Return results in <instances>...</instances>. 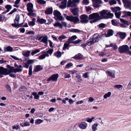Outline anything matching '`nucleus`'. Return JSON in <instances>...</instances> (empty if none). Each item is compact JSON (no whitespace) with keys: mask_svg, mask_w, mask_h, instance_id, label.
I'll use <instances>...</instances> for the list:
<instances>
[{"mask_svg":"<svg viewBox=\"0 0 131 131\" xmlns=\"http://www.w3.org/2000/svg\"><path fill=\"white\" fill-rule=\"evenodd\" d=\"M99 27L101 28H104L105 27V25L103 23L99 25Z\"/></svg>","mask_w":131,"mask_h":131,"instance_id":"nucleus-64","label":"nucleus"},{"mask_svg":"<svg viewBox=\"0 0 131 131\" xmlns=\"http://www.w3.org/2000/svg\"><path fill=\"white\" fill-rule=\"evenodd\" d=\"M111 94V93L110 92H108L104 95V97L105 99H106L107 97H110Z\"/></svg>","mask_w":131,"mask_h":131,"instance_id":"nucleus-32","label":"nucleus"},{"mask_svg":"<svg viewBox=\"0 0 131 131\" xmlns=\"http://www.w3.org/2000/svg\"><path fill=\"white\" fill-rule=\"evenodd\" d=\"M41 69V66L40 65L37 66L34 70V71L35 72H38Z\"/></svg>","mask_w":131,"mask_h":131,"instance_id":"nucleus-30","label":"nucleus"},{"mask_svg":"<svg viewBox=\"0 0 131 131\" xmlns=\"http://www.w3.org/2000/svg\"><path fill=\"white\" fill-rule=\"evenodd\" d=\"M20 19V16L19 15H17L14 20V23L16 24H19Z\"/></svg>","mask_w":131,"mask_h":131,"instance_id":"nucleus-26","label":"nucleus"},{"mask_svg":"<svg viewBox=\"0 0 131 131\" xmlns=\"http://www.w3.org/2000/svg\"><path fill=\"white\" fill-rule=\"evenodd\" d=\"M111 9L113 12H115V13L116 12H119V10H121V8L119 7H117L115 8L112 7Z\"/></svg>","mask_w":131,"mask_h":131,"instance_id":"nucleus-22","label":"nucleus"},{"mask_svg":"<svg viewBox=\"0 0 131 131\" xmlns=\"http://www.w3.org/2000/svg\"><path fill=\"white\" fill-rule=\"evenodd\" d=\"M19 90L21 91L26 90V89L25 86H22L20 87Z\"/></svg>","mask_w":131,"mask_h":131,"instance_id":"nucleus-54","label":"nucleus"},{"mask_svg":"<svg viewBox=\"0 0 131 131\" xmlns=\"http://www.w3.org/2000/svg\"><path fill=\"white\" fill-rule=\"evenodd\" d=\"M53 26L57 28L59 27V28L61 29L62 28V25L59 22H56L53 24Z\"/></svg>","mask_w":131,"mask_h":131,"instance_id":"nucleus-19","label":"nucleus"},{"mask_svg":"<svg viewBox=\"0 0 131 131\" xmlns=\"http://www.w3.org/2000/svg\"><path fill=\"white\" fill-rule=\"evenodd\" d=\"M80 22L82 23H87L89 21L88 19V16L86 15H82L80 16Z\"/></svg>","mask_w":131,"mask_h":131,"instance_id":"nucleus-10","label":"nucleus"},{"mask_svg":"<svg viewBox=\"0 0 131 131\" xmlns=\"http://www.w3.org/2000/svg\"><path fill=\"white\" fill-rule=\"evenodd\" d=\"M71 12L74 15H77L78 14V8H74L71 11Z\"/></svg>","mask_w":131,"mask_h":131,"instance_id":"nucleus-24","label":"nucleus"},{"mask_svg":"<svg viewBox=\"0 0 131 131\" xmlns=\"http://www.w3.org/2000/svg\"><path fill=\"white\" fill-rule=\"evenodd\" d=\"M66 19L68 20L73 22L74 24L77 23L80 20L78 17L74 16H67Z\"/></svg>","mask_w":131,"mask_h":131,"instance_id":"nucleus-5","label":"nucleus"},{"mask_svg":"<svg viewBox=\"0 0 131 131\" xmlns=\"http://www.w3.org/2000/svg\"><path fill=\"white\" fill-rule=\"evenodd\" d=\"M18 36L17 35L14 36H10V38L12 39H17L18 38Z\"/></svg>","mask_w":131,"mask_h":131,"instance_id":"nucleus-63","label":"nucleus"},{"mask_svg":"<svg viewBox=\"0 0 131 131\" xmlns=\"http://www.w3.org/2000/svg\"><path fill=\"white\" fill-rule=\"evenodd\" d=\"M31 52L30 51H28L25 52H23L22 54L26 57H28L29 56Z\"/></svg>","mask_w":131,"mask_h":131,"instance_id":"nucleus-25","label":"nucleus"},{"mask_svg":"<svg viewBox=\"0 0 131 131\" xmlns=\"http://www.w3.org/2000/svg\"><path fill=\"white\" fill-rule=\"evenodd\" d=\"M93 68L91 67V66H88L85 69L86 71H88L89 70H93L92 68Z\"/></svg>","mask_w":131,"mask_h":131,"instance_id":"nucleus-52","label":"nucleus"},{"mask_svg":"<svg viewBox=\"0 0 131 131\" xmlns=\"http://www.w3.org/2000/svg\"><path fill=\"white\" fill-rule=\"evenodd\" d=\"M99 13L102 18L107 19L112 18L113 16V14L109 12L108 10H103L100 12Z\"/></svg>","mask_w":131,"mask_h":131,"instance_id":"nucleus-1","label":"nucleus"},{"mask_svg":"<svg viewBox=\"0 0 131 131\" xmlns=\"http://www.w3.org/2000/svg\"><path fill=\"white\" fill-rule=\"evenodd\" d=\"M17 10V9L16 8H14L13 10L11 11L10 13H9L8 14L9 15H11L15 12H16Z\"/></svg>","mask_w":131,"mask_h":131,"instance_id":"nucleus-58","label":"nucleus"},{"mask_svg":"<svg viewBox=\"0 0 131 131\" xmlns=\"http://www.w3.org/2000/svg\"><path fill=\"white\" fill-rule=\"evenodd\" d=\"M33 4L31 3H29L27 5V9L28 11H31L33 10Z\"/></svg>","mask_w":131,"mask_h":131,"instance_id":"nucleus-18","label":"nucleus"},{"mask_svg":"<svg viewBox=\"0 0 131 131\" xmlns=\"http://www.w3.org/2000/svg\"><path fill=\"white\" fill-rule=\"evenodd\" d=\"M80 0H68L67 7H74L76 5V3L79 2Z\"/></svg>","mask_w":131,"mask_h":131,"instance_id":"nucleus-8","label":"nucleus"},{"mask_svg":"<svg viewBox=\"0 0 131 131\" xmlns=\"http://www.w3.org/2000/svg\"><path fill=\"white\" fill-rule=\"evenodd\" d=\"M115 14L116 18L118 19L120 18V16L121 14V13L120 12H116L115 13Z\"/></svg>","mask_w":131,"mask_h":131,"instance_id":"nucleus-35","label":"nucleus"},{"mask_svg":"<svg viewBox=\"0 0 131 131\" xmlns=\"http://www.w3.org/2000/svg\"><path fill=\"white\" fill-rule=\"evenodd\" d=\"M35 60H34L30 59L28 60L27 61V62L28 63V64H32L34 62Z\"/></svg>","mask_w":131,"mask_h":131,"instance_id":"nucleus-45","label":"nucleus"},{"mask_svg":"<svg viewBox=\"0 0 131 131\" xmlns=\"http://www.w3.org/2000/svg\"><path fill=\"white\" fill-rule=\"evenodd\" d=\"M41 123V119H38L35 121V123L37 125V124H39Z\"/></svg>","mask_w":131,"mask_h":131,"instance_id":"nucleus-48","label":"nucleus"},{"mask_svg":"<svg viewBox=\"0 0 131 131\" xmlns=\"http://www.w3.org/2000/svg\"><path fill=\"white\" fill-rule=\"evenodd\" d=\"M107 72L108 74V75L111 77L113 78H115V72H111L109 71H107Z\"/></svg>","mask_w":131,"mask_h":131,"instance_id":"nucleus-23","label":"nucleus"},{"mask_svg":"<svg viewBox=\"0 0 131 131\" xmlns=\"http://www.w3.org/2000/svg\"><path fill=\"white\" fill-rule=\"evenodd\" d=\"M98 126V124L96 123H95L92 126V130L93 131H95L97 129V126Z\"/></svg>","mask_w":131,"mask_h":131,"instance_id":"nucleus-28","label":"nucleus"},{"mask_svg":"<svg viewBox=\"0 0 131 131\" xmlns=\"http://www.w3.org/2000/svg\"><path fill=\"white\" fill-rule=\"evenodd\" d=\"M19 126L18 125H17L16 126H14L13 127V129H16V130L18 129L19 128Z\"/></svg>","mask_w":131,"mask_h":131,"instance_id":"nucleus-61","label":"nucleus"},{"mask_svg":"<svg viewBox=\"0 0 131 131\" xmlns=\"http://www.w3.org/2000/svg\"><path fill=\"white\" fill-rule=\"evenodd\" d=\"M118 50L121 53H126L131 56V51L129 50V46L127 45H123L119 47Z\"/></svg>","mask_w":131,"mask_h":131,"instance_id":"nucleus-3","label":"nucleus"},{"mask_svg":"<svg viewBox=\"0 0 131 131\" xmlns=\"http://www.w3.org/2000/svg\"><path fill=\"white\" fill-rule=\"evenodd\" d=\"M113 34V31L112 30H108L107 32V37H109L112 36Z\"/></svg>","mask_w":131,"mask_h":131,"instance_id":"nucleus-34","label":"nucleus"},{"mask_svg":"<svg viewBox=\"0 0 131 131\" xmlns=\"http://www.w3.org/2000/svg\"><path fill=\"white\" fill-rule=\"evenodd\" d=\"M58 77L59 75L58 74H53L47 79V81H57Z\"/></svg>","mask_w":131,"mask_h":131,"instance_id":"nucleus-11","label":"nucleus"},{"mask_svg":"<svg viewBox=\"0 0 131 131\" xmlns=\"http://www.w3.org/2000/svg\"><path fill=\"white\" fill-rule=\"evenodd\" d=\"M69 43L68 42V43H65L64 44L63 47V50H65L69 46Z\"/></svg>","mask_w":131,"mask_h":131,"instance_id":"nucleus-38","label":"nucleus"},{"mask_svg":"<svg viewBox=\"0 0 131 131\" xmlns=\"http://www.w3.org/2000/svg\"><path fill=\"white\" fill-rule=\"evenodd\" d=\"M76 77L78 78V81L80 82L81 81V77L79 75L76 76Z\"/></svg>","mask_w":131,"mask_h":131,"instance_id":"nucleus-62","label":"nucleus"},{"mask_svg":"<svg viewBox=\"0 0 131 131\" xmlns=\"http://www.w3.org/2000/svg\"><path fill=\"white\" fill-rule=\"evenodd\" d=\"M66 38V37L63 35H62L59 36L58 38L60 41H61L62 40L65 39Z\"/></svg>","mask_w":131,"mask_h":131,"instance_id":"nucleus-33","label":"nucleus"},{"mask_svg":"<svg viewBox=\"0 0 131 131\" xmlns=\"http://www.w3.org/2000/svg\"><path fill=\"white\" fill-rule=\"evenodd\" d=\"M54 51L53 49H51L47 51L46 52H43V54L41 55V59H43L47 57H49V55L48 54H51Z\"/></svg>","mask_w":131,"mask_h":131,"instance_id":"nucleus-7","label":"nucleus"},{"mask_svg":"<svg viewBox=\"0 0 131 131\" xmlns=\"http://www.w3.org/2000/svg\"><path fill=\"white\" fill-rule=\"evenodd\" d=\"M89 73V72L84 73L83 75V77L85 78H87L88 77V74Z\"/></svg>","mask_w":131,"mask_h":131,"instance_id":"nucleus-49","label":"nucleus"},{"mask_svg":"<svg viewBox=\"0 0 131 131\" xmlns=\"http://www.w3.org/2000/svg\"><path fill=\"white\" fill-rule=\"evenodd\" d=\"M117 34L119 35L120 37L123 39H124L126 36V34L124 32H120L117 33Z\"/></svg>","mask_w":131,"mask_h":131,"instance_id":"nucleus-20","label":"nucleus"},{"mask_svg":"<svg viewBox=\"0 0 131 131\" xmlns=\"http://www.w3.org/2000/svg\"><path fill=\"white\" fill-rule=\"evenodd\" d=\"M17 10V9L16 8H14L13 10L11 11L10 13H9L8 14L9 15H11L15 12H16Z\"/></svg>","mask_w":131,"mask_h":131,"instance_id":"nucleus-57","label":"nucleus"},{"mask_svg":"<svg viewBox=\"0 0 131 131\" xmlns=\"http://www.w3.org/2000/svg\"><path fill=\"white\" fill-rule=\"evenodd\" d=\"M114 87L118 89L121 88V89H122L123 88V86L122 85L119 84L115 85L114 86Z\"/></svg>","mask_w":131,"mask_h":131,"instance_id":"nucleus-51","label":"nucleus"},{"mask_svg":"<svg viewBox=\"0 0 131 131\" xmlns=\"http://www.w3.org/2000/svg\"><path fill=\"white\" fill-rule=\"evenodd\" d=\"M55 54L56 57L58 58H60L61 56V53L60 51H58Z\"/></svg>","mask_w":131,"mask_h":131,"instance_id":"nucleus-31","label":"nucleus"},{"mask_svg":"<svg viewBox=\"0 0 131 131\" xmlns=\"http://www.w3.org/2000/svg\"><path fill=\"white\" fill-rule=\"evenodd\" d=\"M84 123H85V124L83 123H81L79 124V126L81 129H85L88 126V124L87 123H86L85 122Z\"/></svg>","mask_w":131,"mask_h":131,"instance_id":"nucleus-17","label":"nucleus"},{"mask_svg":"<svg viewBox=\"0 0 131 131\" xmlns=\"http://www.w3.org/2000/svg\"><path fill=\"white\" fill-rule=\"evenodd\" d=\"M68 100L69 98H66L64 100H62V101L63 103L66 104V101H68Z\"/></svg>","mask_w":131,"mask_h":131,"instance_id":"nucleus-56","label":"nucleus"},{"mask_svg":"<svg viewBox=\"0 0 131 131\" xmlns=\"http://www.w3.org/2000/svg\"><path fill=\"white\" fill-rule=\"evenodd\" d=\"M93 6L96 8L99 7L100 6V4L102 3V1L101 0H95L93 2Z\"/></svg>","mask_w":131,"mask_h":131,"instance_id":"nucleus-13","label":"nucleus"},{"mask_svg":"<svg viewBox=\"0 0 131 131\" xmlns=\"http://www.w3.org/2000/svg\"><path fill=\"white\" fill-rule=\"evenodd\" d=\"M53 12L52 8L50 7L48 8L45 10V13L47 14H51Z\"/></svg>","mask_w":131,"mask_h":131,"instance_id":"nucleus-21","label":"nucleus"},{"mask_svg":"<svg viewBox=\"0 0 131 131\" xmlns=\"http://www.w3.org/2000/svg\"><path fill=\"white\" fill-rule=\"evenodd\" d=\"M112 25L114 26H116L117 25V22L115 20L113 19L111 21Z\"/></svg>","mask_w":131,"mask_h":131,"instance_id":"nucleus-50","label":"nucleus"},{"mask_svg":"<svg viewBox=\"0 0 131 131\" xmlns=\"http://www.w3.org/2000/svg\"><path fill=\"white\" fill-rule=\"evenodd\" d=\"M6 86L8 90L9 91L10 93H11L12 91L10 86L8 84H7L6 85Z\"/></svg>","mask_w":131,"mask_h":131,"instance_id":"nucleus-43","label":"nucleus"},{"mask_svg":"<svg viewBox=\"0 0 131 131\" xmlns=\"http://www.w3.org/2000/svg\"><path fill=\"white\" fill-rule=\"evenodd\" d=\"M10 56L14 59L16 60H20L19 58H17L16 56H14L11 55H10Z\"/></svg>","mask_w":131,"mask_h":131,"instance_id":"nucleus-55","label":"nucleus"},{"mask_svg":"<svg viewBox=\"0 0 131 131\" xmlns=\"http://www.w3.org/2000/svg\"><path fill=\"white\" fill-rule=\"evenodd\" d=\"M41 42L44 43L45 44V46H47L48 45V37L47 36H41Z\"/></svg>","mask_w":131,"mask_h":131,"instance_id":"nucleus-14","label":"nucleus"},{"mask_svg":"<svg viewBox=\"0 0 131 131\" xmlns=\"http://www.w3.org/2000/svg\"><path fill=\"white\" fill-rule=\"evenodd\" d=\"M7 69L3 67H0V74L7 75H8Z\"/></svg>","mask_w":131,"mask_h":131,"instance_id":"nucleus-12","label":"nucleus"},{"mask_svg":"<svg viewBox=\"0 0 131 131\" xmlns=\"http://www.w3.org/2000/svg\"><path fill=\"white\" fill-rule=\"evenodd\" d=\"M82 40L78 39L77 40L73 41L72 43L74 44H78L81 42Z\"/></svg>","mask_w":131,"mask_h":131,"instance_id":"nucleus-59","label":"nucleus"},{"mask_svg":"<svg viewBox=\"0 0 131 131\" xmlns=\"http://www.w3.org/2000/svg\"><path fill=\"white\" fill-rule=\"evenodd\" d=\"M33 95L35 96L34 97L35 99H38L39 97V96L37 94V93L36 92H34L32 93Z\"/></svg>","mask_w":131,"mask_h":131,"instance_id":"nucleus-40","label":"nucleus"},{"mask_svg":"<svg viewBox=\"0 0 131 131\" xmlns=\"http://www.w3.org/2000/svg\"><path fill=\"white\" fill-rule=\"evenodd\" d=\"M4 50L6 51L12 52L13 50V48L12 47L8 46L6 47L5 48Z\"/></svg>","mask_w":131,"mask_h":131,"instance_id":"nucleus-27","label":"nucleus"},{"mask_svg":"<svg viewBox=\"0 0 131 131\" xmlns=\"http://www.w3.org/2000/svg\"><path fill=\"white\" fill-rule=\"evenodd\" d=\"M94 117H92L91 118H86V121L88 122L91 123L92 121L94 119Z\"/></svg>","mask_w":131,"mask_h":131,"instance_id":"nucleus-42","label":"nucleus"},{"mask_svg":"<svg viewBox=\"0 0 131 131\" xmlns=\"http://www.w3.org/2000/svg\"><path fill=\"white\" fill-rule=\"evenodd\" d=\"M49 43L50 46L51 48L53 47V43L50 40L48 41Z\"/></svg>","mask_w":131,"mask_h":131,"instance_id":"nucleus-60","label":"nucleus"},{"mask_svg":"<svg viewBox=\"0 0 131 131\" xmlns=\"http://www.w3.org/2000/svg\"><path fill=\"white\" fill-rule=\"evenodd\" d=\"M29 12L28 13V15L29 16H34V14L33 13V10H31V11H28Z\"/></svg>","mask_w":131,"mask_h":131,"instance_id":"nucleus-46","label":"nucleus"},{"mask_svg":"<svg viewBox=\"0 0 131 131\" xmlns=\"http://www.w3.org/2000/svg\"><path fill=\"white\" fill-rule=\"evenodd\" d=\"M5 7L7 9L10 10L12 8V6L9 5H7Z\"/></svg>","mask_w":131,"mask_h":131,"instance_id":"nucleus-53","label":"nucleus"},{"mask_svg":"<svg viewBox=\"0 0 131 131\" xmlns=\"http://www.w3.org/2000/svg\"><path fill=\"white\" fill-rule=\"evenodd\" d=\"M73 64L71 63H70L67 64L65 67V68H68L69 67L72 66H73Z\"/></svg>","mask_w":131,"mask_h":131,"instance_id":"nucleus-47","label":"nucleus"},{"mask_svg":"<svg viewBox=\"0 0 131 131\" xmlns=\"http://www.w3.org/2000/svg\"><path fill=\"white\" fill-rule=\"evenodd\" d=\"M32 65L30 66L29 68V75H31L32 74Z\"/></svg>","mask_w":131,"mask_h":131,"instance_id":"nucleus-37","label":"nucleus"},{"mask_svg":"<svg viewBox=\"0 0 131 131\" xmlns=\"http://www.w3.org/2000/svg\"><path fill=\"white\" fill-rule=\"evenodd\" d=\"M100 37L97 34H96L92 36L90 39L89 41H88L87 44L90 46L99 41Z\"/></svg>","mask_w":131,"mask_h":131,"instance_id":"nucleus-2","label":"nucleus"},{"mask_svg":"<svg viewBox=\"0 0 131 131\" xmlns=\"http://www.w3.org/2000/svg\"><path fill=\"white\" fill-rule=\"evenodd\" d=\"M90 19H93L90 21L91 23L96 22L100 20L99 14L97 13H94L90 15L89 17Z\"/></svg>","mask_w":131,"mask_h":131,"instance_id":"nucleus-4","label":"nucleus"},{"mask_svg":"<svg viewBox=\"0 0 131 131\" xmlns=\"http://www.w3.org/2000/svg\"><path fill=\"white\" fill-rule=\"evenodd\" d=\"M109 3L111 5L115 4H116V2L115 0H111L109 1Z\"/></svg>","mask_w":131,"mask_h":131,"instance_id":"nucleus-41","label":"nucleus"},{"mask_svg":"<svg viewBox=\"0 0 131 131\" xmlns=\"http://www.w3.org/2000/svg\"><path fill=\"white\" fill-rule=\"evenodd\" d=\"M53 14L56 17L57 20H63L64 18L61 15V13L59 11L57 10H54L53 12Z\"/></svg>","mask_w":131,"mask_h":131,"instance_id":"nucleus-6","label":"nucleus"},{"mask_svg":"<svg viewBox=\"0 0 131 131\" xmlns=\"http://www.w3.org/2000/svg\"><path fill=\"white\" fill-rule=\"evenodd\" d=\"M82 55L80 53H79L71 58H74L76 60H79L82 59Z\"/></svg>","mask_w":131,"mask_h":131,"instance_id":"nucleus-16","label":"nucleus"},{"mask_svg":"<svg viewBox=\"0 0 131 131\" xmlns=\"http://www.w3.org/2000/svg\"><path fill=\"white\" fill-rule=\"evenodd\" d=\"M36 21V19L35 18H33L32 19V20L28 24L29 26H33L35 25V22Z\"/></svg>","mask_w":131,"mask_h":131,"instance_id":"nucleus-29","label":"nucleus"},{"mask_svg":"<svg viewBox=\"0 0 131 131\" xmlns=\"http://www.w3.org/2000/svg\"><path fill=\"white\" fill-rule=\"evenodd\" d=\"M40 51V50L38 49H36L35 50L33 51L31 53L32 56H34L35 54L39 52Z\"/></svg>","mask_w":131,"mask_h":131,"instance_id":"nucleus-36","label":"nucleus"},{"mask_svg":"<svg viewBox=\"0 0 131 131\" xmlns=\"http://www.w3.org/2000/svg\"><path fill=\"white\" fill-rule=\"evenodd\" d=\"M6 17L4 15H0V22H2Z\"/></svg>","mask_w":131,"mask_h":131,"instance_id":"nucleus-44","label":"nucleus"},{"mask_svg":"<svg viewBox=\"0 0 131 131\" xmlns=\"http://www.w3.org/2000/svg\"><path fill=\"white\" fill-rule=\"evenodd\" d=\"M71 32H79L81 31L80 30L77 29H73L71 30Z\"/></svg>","mask_w":131,"mask_h":131,"instance_id":"nucleus-39","label":"nucleus"},{"mask_svg":"<svg viewBox=\"0 0 131 131\" xmlns=\"http://www.w3.org/2000/svg\"><path fill=\"white\" fill-rule=\"evenodd\" d=\"M22 70V69L20 68L14 69L13 67H10L8 70L7 69V73H8V75L9 74L11 73L15 72V73L17 72H19L21 71Z\"/></svg>","mask_w":131,"mask_h":131,"instance_id":"nucleus-9","label":"nucleus"},{"mask_svg":"<svg viewBox=\"0 0 131 131\" xmlns=\"http://www.w3.org/2000/svg\"><path fill=\"white\" fill-rule=\"evenodd\" d=\"M77 38V37L75 35H73L69 38L68 40V42L69 43H72L73 41L75 39Z\"/></svg>","mask_w":131,"mask_h":131,"instance_id":"nucleus-15","label":"nucleus"}]
</instances>
